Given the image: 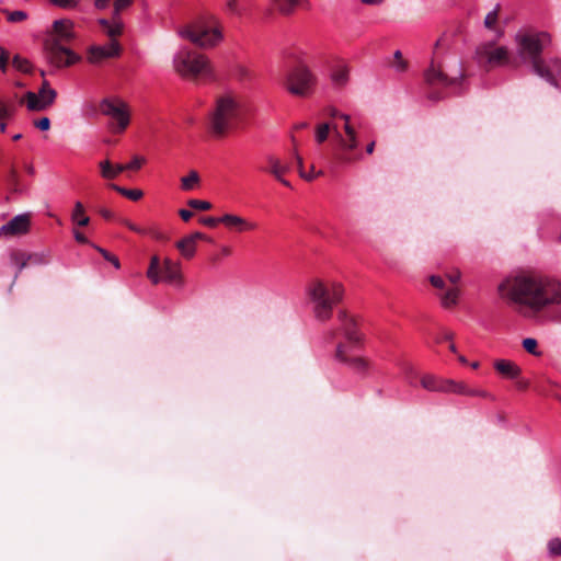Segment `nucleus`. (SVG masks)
<instances>
[{
	"instance_id": "f257e3e1",
	"label": "nucleus",
	"mask_w": 561,
	"mask_h": 561,
	"mask_svg": "<svg viewBox=\"0 0 561 561\" xmlns=\"http://www.w3.org/2000/svg\"><path fill=\"white\" fill-rule=\"evenodd\" d=\"M499 291L529 319H546L551 307L561 305V282L535 272L507 277L499 285Z\"/></svg>"
},
{
	"instance_id": "f03ea898",
	"label": "nucleus",
	"mask_w": 561,
	"mask_h": 561,
	"mask_svg": "<svg viewBox=\"0 0 561 561\" xmlns=\"http://www.w3.org/2000/svg\"><path fill=\"white\" fill-rule=\"evenodd\" d=\"M550 44L545 32L524 31L516 34L517 54L523 61L530 64L531 70L549 84L558 87L561 76V58H542L543 49Z\"/></svg>"
},
{
	"instance_id": "7ed1b4c3",
	"label": "nucleus",
	"mask_w": 561,
	"mask_h": 561,
	"mask_svg": "<svg viewBox=\"0 0 561 561\" xmlns=\"http://www.w3.org/2000/svg\"><path fill=\"white\" fill-rule=\"evenodd\" d=\"M73 22L69 19L54 21L43 43L45 59L56 68L70 67L81 57L69 48L76 38Z\"/></svg>"
},
{
	"instance_id": "20e7f679",
	"label": "nucleus",
	"mask_w": 561,
	"mask_h": 561,
	"mask_svg": "<svg viewBox=\"0 0 561 561\" xmlns=\"http://www.w3.org/2000/svg\"><path fill=\"white\" fill-rule=\"evenodd\" d=\"M344 286L335 280L313 279L306 287V294L312 305L314 318L327 322L332 318L333 308L344 298Z\"/></svg>"
},
{
	"instance_id": "39448f33",
	"label": "nucleus",
	"mask_w": 561,
	"mask_h": 561,
	"mask_svg": "<svg viewBox=\"0 0 561 561\" xmlns=\"http://www.w3.org/2000/svg\"><path fill=\"white\" fill-rule=\"evenodd\" d=\"M245 113L243 98L233 93H225L216 99L210 114V129L217 137L225 136Z\"/></svg>"
},
{
	"instance_id": "423d86ee",
	"label": "nucleus",
	"mask_w": 561,
	"mask_h": 561,
	"mask_svg": "<svg viewBox=\"0 0 561 561\" xmlns=\"http://www.w3.org/2000/svg\"><path fill=\"white\" fill-rule=\"evenodd\" d=\"M465 78V71L461 65L458 69L445 70L434 58L428 68L424 71V82L426 85V95L431 101H440L446 94L444 90L449 87H456Z\"/></svg>"
},
{
	"instance_id": "0eeeda50",
	"label": "nucleus",
	"mask_w": 561,
	"mask_h": 561,
	"mask_svg": "<svg viewBox=\"0 0 561 561\" xmlns=\"http://www.w3.org/2000/svg\"><path fill=\"white\" fill-rule=\"evenodd\" d=\"M179 35L202 48L216 46L222 39L221 24L211 14L198 18L179 28Z\"/></svg>"
},
{
	"instance_id": "6e6552de",
	"label": "nucleus",
	"mask_w": 561,
	"mask_h": 561,
	"mask_svg": "<svg viewBox=\"0 0 561 561\" xmlns=\"http://www.w3.org/2000/svg\"><path fill=\"white\" fill-rule=\"evenodd\" d=\"M173 66L180 76L191 80L210 78L213 75L209 59L203 54L186 48L175 55Z\"/></svg>"
},
{
	"instance_id": "1a4fd4ad",
	"label": "nucleus",
	"mask_w": 561,
	"mask_h": 561,
	"mask_svg": "<svg viewBox=\"0 0 561 561\" xmlns=\"http://www.w3.org/2000/svg\"><path fill=\"white\" fill-rule=\"evenodd\" d=\"M317 78L309 67L301 60L288 70L284 79L286 90L296 96L309 95L316 85Z\"/></svg>"
},
{
	"instance_id": "9d476101",
	"label": "nucleus",
	"mask_w": 561,
	"mask_h": 561,
	"mask_svg": "<svg viewBox=\"0 0 561 561\" xmlns=\"http://www.w3.org/2000/svg\"><path fill=\"white\" fill-rule=\"evenodd\" d=\"M99 111L111 118L108 127L114 134L123 133L130 123L128 106L121 99H103L99 104Z\"/></svg>"
},
{
	"instance_id": "9b49d317",
	"label": "nucleus",
	"mask_w": 561,
	"mask_h": 561,
	"mask_svg": "<svg viewBox=\"0 0 561 561\" xmlns=\"http://www.w3.org/2000/svg\"><path fill=\"white\" fill-rule=\"evenodd\" d=\"M147 277L153 285H157L162 280L174 285L182 284L180 264L173 262L169 257L161 261L158 255H153L151 257L147 271Z\"/></svg>"
},
{
	"instance_id": "f8f14e48",
	"label": "nucleus",
	"mask_w": 561,
	"mask_h": 561,
	"mask_svg": "<svg viewBox=\"0 0 561 561\" xmlns=\"http://www.w3.org/2000/svg\"><path fill=\"white\" fill-rule=\"evenodd\" d=\"M341 131L337 124H333V138L342 151L340 161L343 163H353L362 159L360 154H352L358 147V134L353 124H343Z\"/></svg>"
},
{
	"instance_id": "ddd939ff",
	"label": "nucleus",
	"mask_w": 561,
	"mask_h": 561,
	"mask_svg": "<svg viewBox=\"0 0 561 561\" xmlns=\"http://www.w3.org/2000/svg\"><path fill=\"white\" fill-rule=\"evenodd\" d=\"M476 59L478 64L490 69L508 62V50L504 46H496L493 41L485 42L477 47Z\"/></svg>"
},
{
	"instance_id": "4468645a",
	"label": "nucleus",
	"mask_w": 561,
	"mask_h": 561,
	"mask_svg": "<svg viewBox=\"0 0 561 561\" xmlns=\"http://www.w3.org/2000/svg\"><path fill=\"white\" fill-rule=\"evenodd\" d=\"M57 98L56 90H47V92H32L27 91L21 99L20 104H25L26 108L31 112H43L50 107Z\"/></svg>"
},
{
	"instance_id": "2eb2a0df",
	"label": "nucleus",
	"mask_w": 561,
	"mask_h": 561,
	"mask_svg": "<svg viewBox=\"0 0 561 561\" xmlns=\"http://www.w3.org/2000/svg\"><path fill=\"white\" fill-rule=\"evenodd\" d=\"M290 163L283 161L279 157L275 154H266L260 167V171L270 174L283 185L291 187L290 182L285 179V175L290 171Z\"/></svg>"
},
{
	"instance_id": "dca6fc26",
	"label": "nucleus",
	"mask_w": 561,
	"mask_h": 561,
	"mask_svg": "<svg viewBox=\"0 0 561 561\" xmlns=\"http://www.w3.org/2000/svg\"><path fill=\"white\" fill-rule=\"evenodd\" d=\"M346 344L337 343L334 358L343 364H346L354 373L366 376L370 368V362L362 356H350L346 352Z\"/></svg>"
},
{
	"instance_id": "f3484780",
	"label": "nucleus",
	"mask_w": 561,
	"mask_h": 561,
	"mask_svg": "<svg viewBox=\"0 0 561 561\" xmlns=\"http://www.w3.org/2000/svg\"><path fill=\"white\" fill-rule=\"evenodd\" d=\"M421 385L428 391L455 393V391H461V388L457 387V381L453 379H442L433 375H424L421 377Z\"/></svg>"
},
{
	"instance_id": "a211bd4d",
	"label": "nucleus",
	"mask_w": 561,
	"mask_h": 561,
	"mask_svg": "<svg viewBox=\"0 0 561 561\" xmlns=\"http://www.w3.org/2000/svg\"><path fill=\"white\" fill-rule=\"evenodd\" d=\"M337 319L341 322V330L345 339L353 345H358L362 342V335L357 331V321L354 317L350 316L346 310L337 312Z\"/></svg>"
},
{
	"instance_id": "6ab92c4d",
	"label": "nucleus",
	"mask_w": 561,
	"mask_h": 561,
	"mask_svg": "<svg viewBox=\"0 0 561 561\" xmlns=\"http://www.w3.org/2000/svg\"><path fill=\"white\" fill-rule=\"evenodd\" d=\"M31 217L28 214H22L13 217L8 224L0 228V234L19 236L28 231Z\"/></svg>"
},
{
	"instance_id": "aec40b11",
	"label": "nucleus",
	"mask_w": 561,
	"mask_h": 561,
	"mask_svg": "<svg viewBox=\"0 0 561 561\" xmlns=\"http://www.w3.org/2000/svg\"><path fill=\"white\" fill-rule=\"evenodd\" d=\"M197 240L213 242L206 234L194 232L176 242V248L185 259H192L195 255Z\"/></svg>"
},
{
	"instance_id": "412c9836",
	"label": "nucleus",
	"mask_w": 561,
	"mask_h": 561,
	"mask_svg": "<svg viewBox=\"0 0 561 561\" xmlns=\"http://www.w3.org/2000/svg\"><path fill=\"white\" fill-rule=\"evenodd\" d=\"M220 220L227 228L238 232L255 230L257 227L255 222L248 221L245 218L232 214L221 216Z\"/></svg>"
},
{
	"instance_id": "4be33fe9",
	"label": "nucleus",
	"mask_w": 561,
	"mask_h": 561,
	"mask_svg": "<svg viewBox=\"0 0 561 561\" xmlns=\"http://www.w3.org/2000/svg\"><path fill=\"white\" fill-rule=\"evenodd\" d=\"M330 78L335 88H343L350 79V69L346 64L335 65L330 73Z\"/></svg>"
},
{
	"instance_id": "5701e85b",
	"label": "nucleus",
	"mask_w": 561,
	"mask_h": 561,
	"mask_svg": "<svg viewBox=\"0 0 561 561\" xmlns=\"http://www.w3.org/2000/svg\"><path fill=\"white\" fill-rule=\"evenodd\" d=\"M494 368L505 378L517 379L522 373L520 368L513 362L499 359L494 363Z\"/></svg>"
},
{
	"instance_id": "b1692460",
	"label": "nucleus",
	"mask_w": 561,
	"mask_h": 561,
	"mask_svg": "<svg viewBox=\"0 0 561 561\" xmlns=\"http://www.w3.org/2000/svg\"><path fill=\"white\" fill-rule=\"evenodd\" d=\"M276 10L283 15H290L296 8L309 4L308 0H271Z\"/></svg>"
},
{
	"instance_id": "393cba45",
	"label": "nucleus",
	"mask_w": 561,
	"mask_h": 561,
	"mask_svg": "<svg viewBox=\"0 0 561 561\" xmlns=\"http://www.w3.org/2000/svg\"><path fill=\"white\" fill-rule=\"evenodd\" d=\"M440 304L444 308L449 309L455 307L458 304V298L460 296V289L457 286H453L445 291L437 295Z\"/></svg>"
},
{
	"instance_id": "a878e982",
	"label": "nucleus",
	"mask_w": 561,
	"mask_h": 561,
	"mask_svg": "<svg viewBox=\"0 0 561 561\" xmlns=\"http://www.w3.org/2000/svg\"><path fill=\"white\" fill-rule=\"evenodd\" d=\"M500 11H501V5L496 4L495 8L485 15L484 22H483L484 26L488 30L495 31L497 33L499 37H501L503 35V31L497 28Z\"/></svg>"
},
{
	"instance_id": "bb28decb",
	"label": "nucleus",
	"mask_w": 561,
	"mask_h": 561,
	"mask_svg": "<svg viewBox=\"0 0 561 561\" xmlns=\"http://www.w3.org/2000/svg\"><path fill=\"white\" fill-rule=\"evenodd\" d=\"M71 220L79 227H85L89 225L90 217L85 215V209L81 202H77L75 204L73 210L71 213Z\"/></svg>"
},
{
	"instance_id": "cd10ccee",
	"label": "nucleus",
	"mask_w": 561,
	"mask_h": 561,
	"mask_svg": "<svg viewBox=\"0 0 561 561\" xmlns=\"http://www.w3.org/2000/svg\"><path fill=\"white\" fill-rule=\"evenodd\" d=\"M11 263L14 264L18 267V271L14 275L13 283L16 280L20 272L25 268L30 263L28 259L26 256V253L23 251H13L10 255Z\"/></svg>"
},
{
	"instance_id": "c85d7f7f",
	"label": "nucleus",
	"mask_w": 561,
	"mask_h": 561,
	"mask_svg": "<svg viewBox=\"0 0 561 561\" xmlns=\"http://www.w3.org/2000/svg\"><path fill=\"white\" fill-rule=\"evenodd\" d=\"M457 387L461 388V391H455L456 394L482 397L494 400V397L490 392L485 390L471 389L467 383L462 381H457Z\"/></svg>"
},
{
	"instance_id": "c756f323",
	"label": "nucleus",
	"mask_w": 561,
	"mask_h": 561,
	"mask_svg": "<svg viewBox=\"0 0 561 561\" xmlns=\"http://www.w3.org/2000/svg\"><path fill=\"white\" fill-rule=\"evenodd\" d=\"M331 131L333 133V124L321 123L317 125L314 135L316 141L318 144H323L328 139Z\"/></svg>"
},
{
	"instance_id": "7c9ffc66",
	"label": "nucleus",
	"mask_w": 561,
	"mask_h": 561,
	"mask_svg": "<svg viewBox=\"0 0 561 561\" xmlns=\"http://www.w3.org/2000/svg\"><path fill=\"white\" fill-rule=\"evenodd\" d=\"M110 187L119 193L121 195L135 202L139 201L144 195L142 191L140 190H128L116 184H111Z\"/></svg>"
},
{
	"instance_id": "2f4dec72",
	"label": "nucleus",
	"mask_w": 561,
	"mask_h": 561,
	"mask_svg": "<svg viewBox=\"0 0 561 561\" xmlns=\"http://www.w3.org/2000/svg\"><path fill=\"white\" fill-rule=\"evenodd\" d=\"M199 182V175L196 171H191L188 175L181 179V187L183 191H192Z\"/></svg>"
},
{
	"instance_id": "473e14b6",
	"label": "nucleus",
	"mask_w": 561,
	"mask_h": 561,
	"mask_svg": "<svg viewBox=\"0 0 561 561\" xmlns=\"http://www.w3.org/2000/svg\"><path fill=\"white\" fill-rule=\"evenodd\" d=\"M13 67L24 73H31L33 70V65L30 62V60L15 55L12 59Z\"/></svg>"
},
{
	"instance_id": "72a5a7b5",
	"label": "nucleus",
	"mask_w": 561,
	"mask_h": 561,
	"mask_svg": "<svg viewBox=\"0 0 561 561\" xmlns=\"http://www.w3.org/2000/svg\"><path fill=\"white\" fill-rule=\"evenodd\" d=\"M398 366L401 368L409 383H413V380L417 377V371L414 366L411 363L404 360L399 362Z\"/></svg>"
},
{
	"instance_id": "f704fd0d",
	"label": "nucleus",
	"mask_w": 561,
	"mask_h": 561,
	"mask_svg": "<svg viewBox=\"0 0 561 561\" xmlns=\"http://www.w3.org/2000/svg\"><path fill=\"white\" fill-rule=\"evenodd\" d=\"M102 178L106 180L115 179L114 164L110 160H104L99 163Z\"/></svg>"
},
{
	"instance_id": "c9c22d12",
	"label": "nucleus",
	"mask_w": 561,
	"mask_h": 561,
	"mask_svg": "<svg viewBox=\"0 0 561 561\" xmlns=\"http://www.w3.org/2000/svg\"><path fill=\"white\" fill-rule=\"evenodd\" d=\"M2 12L7 14L8 21L11 23H19V22L26 20V18H27L26 12L20 11V10L12 11V12L8 11V10H3Z\"/></svg>"
},
{
	"instance_id": "e433bc0d",
	"label": "nucleus",
	"mask_w": 561,
	"mask_h": 561,
	"mask_svg": "<svg viewBox=\"0 0 561 561\" xmlns=\"http://www.w3.org/2000/svg\"><path fill=\"white\" fill-rule=\"evenodd\" d=\"M294 158H295L296 163H297V170L299 172V175L302 179H305L306 181H312L313 180V175L307 174V172H305V170H304V160H302V158L299 156V153L296 150L294 151Z\"/></svg>"
},
{
	"instance_id": "4c0bfd02",
	"label": "nucleus",
	"mask_w": 561,
	"mask_h": 561,
	"mask_svg": "<svg viewBox=\"0 0 561 561\" xmlns=\"http://www.w3.org/2000/svg\"><path fill=\"white\" fill-rule=\"evenodd\" d=\"M93 248H94L95 250H98V251L103 255V257H104L106 261L111 262V263H112L116 268H119V267H121L119 260H118V257H117V256H115V255L111 254L108 251H106V250H104V249H102V248H100V247H98V245H94V244H93Z\"/></svg>"
},
{
	"instance_id": "58836bf2",
	"label": "nucleus",
	"mask_w": 561,
	"mask_h": 561,
	"mask_svg": "<svg viewBox=\"0 0 561 561\" xmlns=\"http://www.w3.org/2000/svg\"><path fill=\"white\" fill-rule=\"evenodd\" d=\"M187 204L191 208L197 210H209L211 208V204L209 202L201 199H190Z\"/></svg>"
},
{
	"instance_id": "ea45409f",
	"label": "nucleus",
	"mask_w": 561,
	"mask_h": 561,
	"mask_svg": "<svg viewBox=\"0 0 561 561\" xmlns=\"http://www.w3.org/2000/svg\"><path fill=\"white\" fill-rule=\"evenodd\" d=\"M26 256L28 259L30 264H47L49 262L47 255L43 253H26Z\"/></svg>"
},
{
	"instance_id": "a19ab883",
	"label": "nucleus",
	"mask_w": 561,
	"mask_h": 561,
	"mask_svg": "<svg viewBox=\"0 0 561 561\" xmlns=\"http://www.w3.org/2000/svg\"><path fill=\"white\" fill-rule=\"evenodd\" d=\"M549 553L552 557H557L561 554V540L559 538H553L548 542Z\"/></svg>"
},
{
	"instance_id": "79ce46f5",
	"label": "nucleus",
	"mask_w": 561,
	"mask_h": 561,
	"mask_svg": "<svg viewBox=\"0 0 561 561\" xmlns=\"http://www.w3.org/2000/svg\"><path fill=\"white\" fill-rule=\"evenodd\" d=\"M537 346H538V343L535 339H531V337H527L523 341V347L530 354L533 355H538L539 353L537 352Z\"/></svg>"
},
{
	"instance_id": "37998d69",
	"label": "nucleus",
	"mask_w": 561,
	"mask_h": 561,
	"mask_svg": "<svg viewBox=\"0 0 561 561\" xmlns=\"http://www.w3.org/2000/svg\"><path fill=\"white\" fill-rule=\"evenodd\" d=\"M8 184L11 186V188L14 192H19L20 191L19 175H18V172H16L15 169H11L10 170V173H9V176H8Z\"/></svg>"
},
{
	"instance_id": "c03bdc74",
	"label": "nucleus",
	"mask_w": 561,
	"mask_h": 561,
	"mask_svg": "<svg viewBox=\"0 0 561 561\" xmlns=\"http://www.w3.org/2000/svg\"><path fill=\"white\" fill-rule=\"evenodd\" d=\"M236 77L240 81H247L252 78V72L243 66H238L236 70Z\"/></svg>"
},
{
	"instance_id": "a18cd8bd",
	"label": "nucleus",
	"mask_w": 561,
	"mask_h": 561,
	"mask_svg": "<svg viewBox=\"0 0 561 561\" xmlns=\"http://www.w3.org/2000/svg\"><path fill=\"white\" fill-rule=\"evenodd\" d=\"M393 66L399 70V71H404L407 69V61L403 59L402 57V54L401 51L397 50L394 53V61H393Z\"/></svg>"
},
{
	"instance_id": "49530a36",
	"label": "nucleus",
	"mask_w": 561,
	"mask_h": 561,
	"mask_svg": "<svg viewBox=\"0 0 561 561\" xmlns=\"http://www.w3.org/2000/svg\"><path fill=\"white\" fill-rule=\"evenodd\" d=\"M146 162V159L144 157H134V159L126 164L127 170H139L142 164Z\"/></svg>"
},
{
	"instance_id": "de8ad7c7",
	"label": "nucleus",
	"mask_w": 561,
	"mask_h": 561,
	"mask_svg": "<svg viewBox=\"0 0 561 561\" xmlns=\"http://www.w3.org/2000/svg\"><path fill=\"white\" fill-rule=\"evenodd\" d=\"M15 105L2 103L1 119L11 118L15 114Z\"/></svg>"
},
{
	"instance_id": "09e8293b",
	"label": "nucleus",
	"mask_w": 561,
	"mask_h": 561,
	"mask_svg": "<svg viewBox=\"0 0 561 561\" xmlns=\"http://www.w3.org/2000/svg\"><path fill=\"white\" fill-rule=\"evenodd\" d=\"M9 66V51L0 47V69L5 72Z\"/></svg>"
},
{
	"instance_id": "8fccbe9b",
	"label": "nucleus",
	"mask_w": 561,
	"mask_h": 561,
	"mask_svg": "<svg viewBox=\"0 0 561 561\" xmlns=\"http://www.w3.org/2000/svg\"><path fill=\"white\" fill-rule=\"evenodd\" d=\"M431 285L436 289L443 290L445 289V280L443 277L438 275H431L428 278Z\"/></svg>"
},
{
	"instance_id": "3c124183",
	"label": "nucleus",
	"mask_w": 561,
	"mask_h": 561,
	"mask_svg": "<svg viewBox=\"0 0 561 561\" xmlns=\"http://www.w3.org/2000/svg\"><path fill=\"white\" fill-rule=\"evenodd\" d=\"M226 8L232 14H237V15L241 14V8L239 7V0H228L226 3Z\"/></svg>"
},
{
	"instance_id": "603ef678",
	"label": "nucleus",
	"mask_w": 561,
	"mask_h": 561,
	"mask_svg": "<svg viewBox=\"0 0 561 561\" xmlns=\"http://www.w3.org/2000/svg\"><path fill=\"white\" fill-rule=\"evenodd\" d=\"M34 126L41 130H48L50 128V121L48 117H42L33 122Z\"/></svg>"
},
{
	"instance_id": "864d4df0",
	"label": "nucleus",
	"mask_w": 561,
	"mask_h": 561,
	"mask_svg": "<svg viewBox=\"0 0 561 561\" xmlns=\"http://www.w3.org/2000/svg\"><path fill=\"white\" fill-rule=\"evenodd\" d=\"M445 276L453 285H457L461 278V272L459 270H454Z\"/></svg>"
},
{
	"instance_id": "5fc2aeb1",
	"label": "nucleus",
	"mask_w": 561,
	"mask_h": 561,
	"mask_svg": "<svg viewBox=\"0 0 561 561\" xmlns=\"http://www.w3.org/2000/svg\"><path fill=\"white\" fill-rule=\"evenodd\" d=\"M201 222L207 227L214 228L218 224H221L220 217H203L201 218Z\"/></svg>"
},
{
	"instance_id": "6e6d98bb",
	"label": "nucleus",
	"mask_w": 561,
	"mask_h": 561,
	"mask_svg": "<svg viewBox=\"0 0 561 561\" xmlns=\"http://www.w3.org/2000/svg\"><path fill=\"white\" fill-rule=\"evenodd\" d=\"M122 222L128 228L130 229L131 231L136 232V233H139V234H145L147 233L148 231L146 229H142L140 227H138L137 225L133 224L131 221L127 220V219H124L122 220Z\"/></svg>"
},
{
	"instance_id": "4d7b16f0",
	"label": "nucleus",
	"mask_w": 561,
	"mask_h": 561,
	"mask_svg": "<svg viewBox=\"0 0 561 561\" xmlns=\"http://www.w3.org/2000/svg\"><path fill=\"white\" fill-rule=\"evenodd\" d=\"M73 237H75L76 241L79 243H82V244L89 243V240L85 238V236L77 229L73 230Z\"/></svg>"
},
{
	"instance_id": "13d9d810",
	"label": "nucleus",
	"mask_w": 561,
	"mask_h": 561,
	"mask_svg": "<svg viewBox=\"0 0 561 561\" xmlns=\"http://www.w3.org/2000/svg\"><path fill=\"white\" fill-rule=\"evenodd\" d=\"M179 215L184 221H188L193 217V213L187 209H180Z\"/></svg>"
},
{
	"instance_id": "bf43d9fd",
	"label": "nucleus",
	"mask_w": 561,
	"mask_h": 561,
	"mask_svg": "<svg viewBox=\"0 0 561 561\" xmlns=\"http://www.w3.org/2000/svg\"><path fill=\"white\" fill-rule=\"evenodd\" d=\"M516 387L519 390H526L529 387V382L526 379H517Z\"/></svg>"
},
{
	"instance_id": "052dcab7",
	"label": "nucleus",
	"mask_w": 561,
	"mask_h": 561,
	"mask_svg": "<svg viewBox=\"0 0 561 561\" xmlns=\"http://www.w3.org/2000/svg\"><path fill=\"white\" fill-rule=\"evenodd\" d=\"M337 335V331L335 329H332V330H329L327 333H325V340L328 342H332L335 340Z\"/></svg>"
},
{
	"instance_id": "680f3d73",
	"label": "nucleus",
	"mask_w": 561,
	"mask_h": 561,
	"mask_svg": "<svg viewBox=\"0 0 561 561\" xmlns=\"http://www.w3.org/2000/svg\"><path fill=\"white\" fill-rule=\"evenodd\" d=\"M454 333L450 331H444L442 337L437 339V342L440 343L443 340L449 341L453 340Z\"/></svg>"
},
{
	"instance_id": "e2e57ef3",
	"label": "nucleus",
	"mask_w": 561,
	"mask_h": 561,
	"mask_svg": "<svg viewBox=\"0 0 561 561\" xmlns=\"http://www.w3.org/2000/svg\"><path fill=\"white\" fill-rule=\"evenodd\" d=\"M114 170H115V176L117 178L122 172L126 171L127 168H126V164H115Z\"/></svg>"
},
{
	"instance_id": "0e129e2a",
	"label": "nucleus",
	"mask_w": 561,
	"mask_h": 561,
	"mask_svg": "<svg viewBox=\"0 0 561 561\" xmlns=\"http://www.w3.org/2000/svg\"><path fill=\"white\" fill-rule=\"evenodd\" d=\"M375 147H376V141L375 140H371L369 144H367L366 146V153L367 154H373L374 150H375Z\"/></svg>"
},
{
	"instance_id": "69168bd1",
	"label": "nucleus",
	"mask_w": 561,
	"mask_h": 561,
	"mask_svg": "<svg viewBox=\"0 0 561 561\" xmlns=\"http://www.w3.org/2000/svg\"><path fill=\"white\" fill-rule=\"evenodd\" d=\"M100 214L105 219H111L113 217V213L111 210H108V209H105V208L101 209Z\"/></svg>"
},
{
	"instance_id": "338daca9",
	"label": "nucleus",
	"mask_w": 561,
	"mask_h": 561,
	"mask_svg": "<svg viewBox=\"0 0 561 561\" xmlns=\"http://www.w3.org/2000/svg\"><path fill=\"white\" fill-rule=\"evenodd\" d=\"M339 114H341V112H339V111H337L336 108H334V107H330V108L328 110V115H329L330 117L339 118Z\"/></svg>"
},
{
	"instance_id": "774afa93",
	"label": "nucleus",
	"mask_w": 561,
	"mask_h": 561,
	"mask_svg": "<svg viewBox=\"0 0 561 561\" xmlns=\"http://www.w3.org/2000/svg\"><path fill=\"white\" fill-rule=\"evenodd\" d=\"M545 320H553L561 323V312L556 316L548 314Z\"/></svg>"
}]
</instances>
